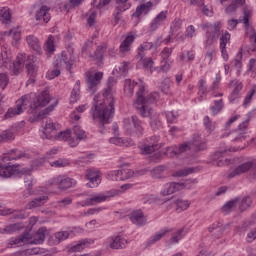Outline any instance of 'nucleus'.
I'll return each instance as SVG.
<instances>
[{
	"instance_id": "30",
	"label": "nucleus",
	"mask_w": 256,
	"mask_h": 256,
	"mask_svg": "<svg viewBox=\"0 0 256 256\" xmlns=\"http://www.w3.org/2000/svg\"><path fill=\"white\" fill-rule=\"evenodd\" d=\"M117 181H125L127 179H131L133 177L134 172L131 169L123 168L121 170H117L114 172Z\"/></svg>"
},
{
	"instance_id": "44",
	"label": "nucleus",
	"mask_w": 256,
	"mask_h": 256,
	"mask_svg": "<svg viewBox=\"0 0 256 256\" xmlns=\"http://www.w3.org/2000/svg\"><path fill=\"white\" fill-rule=\"evenodd\" d=\"M73 134L75 135L78 141V145H79V141H83V139H87V134L85 133V130H83V128H81V126L76 125L73 128Z\"/></svg>"
},
{
	"instance_id": "24",
	"label": "nucleus",
	"mask_w": 256,
	"mask_h": 256,
	"mask_svg": "<svg viewBox=\"0 0 256 256\" xmlns=\"http://www.w3.org/2000/svg\"><path fill=\"white\" fill-rule=\"evenodd\" d=\"M75 56H69L67 53H62L60 60H57V67H64L67 71H71Z\"/></svg>"
},
{
	"instance_id": "52",
	"label": "nucleus",
	"mask_w": 256,
	"mask_h": 256,
	"mask_svg": "<svg viewBox=\"0 0 256 256\" xmlns=\"http://www.w3.org/2000/svg\"><path fill=\"white\" fill-rule=\"evenodd\" d=\"M55 107H57V101H55L54 104H51L49 107L44 109L42 112H39L37 115V118L45 119V117H47V115H49V113H51V111H53V109H55Z\"/></svg>"
},
{
	"instance_id": "53",
	"label": "nucleus",
	"mask_w": 256,
	"mask_h": 256,
	"mask_svg": "<svg viewBox=\"0 0 256 256\" xmlns=\"http://www.w3.org/2000/svg\"><path fill=\"white\" fill-rule=\"evenodd\" d=\"M183 239V229L176 231L169 240V244L173 245Z\"/></svg>"
},
{
	"instance_id": "18",
	"label": "nucleus",
	"mask_w": 256,
	"mask_h": 256,
	"mask_svg": "<svg viewBox=\"0 0 256 256\" xmlns=\"http://www.w3.org/2000/svg\"><path fill=\"white\" fill-rule=\"evenodd\" d=\"M49 11H51V8L47 6H42L39 10L36 11L35 19L40 23V25L51 21V14Z\"/></svg>"
},
{
	"instance_id": "64",
	"label": "nucleus",
	"mask_w": 256,
	"mask_h": 256,
	"mask_svg": "<svg viewBox=\"0 0 256 256\" xmlns=\"http://www.w3.org/2000/svg\"><path fill=\"white\" fill-rule=\"evenodd\" d=\"M256 93V86L253 87V89H251L248 94L246 95L245 99H244V103L243 105H249V103H251V99H253V95H255Z\"/></svg>"
},
{
	"instance_id": "21",
	"label": "nucleus",
	"mask_w": 256,
	"mask_h": 256,
	"mask_svg": "<svg viewBox=\"0 0 256 256\" xmlns=\"http://www.w3.org/2000/svg\"><path fill=\"white\" fill-rule=\"evenodd\" d=\"M76 183L77 182L72 178L65 176H58L56 179H54V184L57 185L59 189H69Z\"/></svg>"
},
{
	"instance_id": "15",
	"label": "nucleus",
	"mask_w": 256,
	"mask_h": 256,
	"mask_svg": "<svg viewBox=\"0 0 256 256\" xmlns=\"http://www.w3.org/2000/svg\"><path fill=\"white\" fill-rule=\"evenodd\" d=\"M117 195H119V191L108 193V195H103V194L92 195L90 198L84 201V205H86L87 207H91L93 205H97L99 203L105 202V200L109 199V197H115Z\"/></svg>"
},
{
	"instance_id": "16",
	"label": "nucleus",
	"mask_w": 256,
	"mask_h": 256,
	"mask_svg": "<svg viewBox=\"0 0 256 256\" xmlns=\"http://www.w3.org/2000/svg\"><path fill=\"white\" fill-rule=\"evenodd\" d=\"M255 167V161H248L238 165L231 173L228 174V179H233L238 175H243V173H249L251 169Z\"/></svg>"
},
{
	"instance_id": "62",
	"label": "nucleus",
	"mask_w": 256,
	"mask_h": 256,
	"mask_svg": "<svg viewBox=\"0 0 256 256\" xmlns=\"http://www.w3.org/2000/svg\"><path fill=\"white\" fill-rule=\"evenodd\" d=\"M15 231H17V224H10V225L6 226L5 228L0 229V233H2V234L15 233Z\"/></svg>"
},
{
	"instance_id": "39",
	"label": "nucleus",
	"mask_w": 256,
	"mask_h": 256,
	"mask_svg": "<svg viewBox=\"0 0 256 256\" xmlns=\"http://www.w3.org/2000/svg\"><path fill=\"white\" fill-rule=\"evenodd\" d=\"M163 173H165V166L163 165L157 166L150 171V175L153 179H165Z\"/></svg>"
},
{
	"instance_id": "54",
	"label": "nucleus",
	"mask_w": 256,
	"mask_h": 256,
	"mask_svg": "<svg viewBox=\"0 0 256 256\" xmlns=\"http://www.w3.org/2000/svg\"><path fill=\"white\" fill-rule=\"evenodd\" d=\"M142 61V65L146 71H150V73H153V59L152 58H145V59H140Z\"/></svg>"
},
{
	"instance_id": "28",
	"label": "nucleus",
	"mask_w": 256,
	"mask_h": 256,
	"mask_svg": "<svg viewBox=\"0 0 256 256\" xmlns=\"http://www.w3.org/2000/svg\"><path fill=\"white\" fill-rule=\"evenodd\" d=\"M93 243H95V240H93V239L81 240V241H79L78 244H76L70 248V252L71 253H79V251H83V249H87V247H89V245H93Z\"/></svg>"
},
{
	"instance_id": "56",
	"label": "nucleus",
	"mask_w": 256,
	"mask_h": 256,
	"mask_svg": "<svg viewBox=\"0 0 256 256\" xmlns=\"http://www.w3.org/2000/svg\"><path fill=\"white\" fill-rule=\"evenodd\" d=\"M191 173H195V168L178 170L174 173V177H187V175H191Z\"/></svg>"
},
{
	"instance_id": "58",
	"label": "nucleus",
	"mask_w": 256,
	"mask_h": 256,
	"mask_svg": "<svg viewBox=\"0 0 256 256\" xmlns=\"http://www.w3.org/2000/svg\"><path fill=\"white\" fill-rule=\"evenodd\" d=\"M9 84V77H7V74L0 73V91L5 90V87Z\"/></svg>"
},
{
	"instance_id": "48",
	"label": "nucleus",
	"mask_w": 256,
	"mask_h": 256,
	"mask_svg": "<svg viewBox=\"0 0 256 256\" xmlns=\"http://www.w3.org/2000/svg\"><path fill=\"white\" fill-rule=\"evenodd\" d=\"M229 41H231V34L227 31L222 32L220 36V49H225Z\"/></svg>"
},
{
	"instance_id": "63",
	"label": "nucleus",
	"mask_w": 256,
	"mask_h": 256,
	"mask_svg": "<svg viewBox=\"0 0 256 256\" xmlns=\"http://www.w3.org/2000/svg\"><path fill=\"white\" fill-rule=\"evenodd\" d=\"M177 117H178V115L174 111H168L166 113V119H167L168 123H176Z\"/></svg>"
},
{
	"instance_id": "31",
	"label": "nucleus",
	"mask_w": 256,
	"mask_h": 256,
	"mask_svg": "<svg viewBox=\"0 0 256 256\" xmlns=\"http://www.w3.org/2000/svg\"><path fill=\"white\" fill-rule=\"evenodd\" d=\"M171 231L172 230L170 228L161 229L147 241V245H154V243H157V241H161V239H163V237H165V235L168 233H171Z\"/></svg>"
},
{
	"instance_id": "20",
	"label": "nucleus",
	"mask_w": 256,
	"mask_h": 256,
	"mask_svg": "<svg viewBox=\"0 0 256 256\" xmlns=\"http://www.w3.org/2000/svg\"><path fill=\"white\" fill-rule=\"evenodd\" d=\"M25 59V54H19L17 56L16 60L10 67V71L13 73V75H19L23 71V67H25Z\"/></svg>"
},
{
	"instance_id": "36",
	"label": "nucleus",
	"mask_w": 256,
	"mask_h": 256,
	"mask_svg": "<svg viewBox=\"0 0 256 256\" xmlns=\"http://www.w3.org/2000/svg\"><path fill=\"white\" fill-rule=\"evenodd\" d=\"M49 198L47 196H40L35 198L34 200L30 201L27 204L28 209H37V207H42L44 203H47Z\"/></svg>"
},
{
	"instance_id": "38",
	"label": "nucleus",
	"mask_w": 256,
	"mask_h": 256,
	"mask_svg": "<svg viewBox=\"0 0 256 256\" xmlns=\"http://www.w3.org/2000/svg\"><path fill=\"white\" fill-rule=\"evenodd\" d=\"M216 53L217 51L215 50V48L207 50V52L204 55V61L200 65V67L203 68L206 65H211V63L213 62V59L215 58Z\"/></svg>"
},
{
	"instance_id": "46",
	"label": "nucleus",
	"mask_w": 256,
	"mask_h": 256,
	"mask_svg": "<svg viewBox=\"0 0 256 256\" xmlns=\"http://www.w3.org/2000/svg\"><path fill=\"white\" fill-rule=\"evenodd\" d=\"M56 127L52 120L47 119L44 125V135H46V139H49V134L55 131Z\"/></svg>"
},
{
	"instance_id": "25",
	"label": "nucleus",
	"mask_w": 256,
	"mask_h": 256,
	"mask_svg": "<svg viewBox=\"0 0 256 256\" xmlns=\"http://www.w3.org/2000/svg\"><path fill=\"white\" fill-rule=\"evenodd\" d=\"M151 7H153V2L151 1L139 5L136 8V11L132 14V17H136V19H140L142 15H147V13L151 11Z\"/></svg>"
},
{
	"instance_id": "3",
	"label": "nucleus",
	"mask_w": 256,
	"mask_h": 256,
	"mask_svg": "<svg viewBox=\"0 0 256 256\" xmlns=\"http://www.w3.org/2000/svg\"><path fill=\"white\" fill-rule=\"evenodd\" d=\"M49 101H51V97L49 96V90L42 91L38 96L35 94H27L21 97L16 102V107L9 108L5 114L6 119H11L12 117H16V115H21L27 106L30 103L29 113L32 115H37V111L45 107Z\"/></svg>"
},
{
	"instance_id": "22",
	"label": "nucleus",
	"mask_w": 256,
	"mask_h": 256,
	"mask_svg": "<svg viewBox=\"0 0 256 256\" xmlns=\"http://www.w3.org/2000/svg\"><path fill=\"white\" fill-rule=\"evenodd\" d=\"M26 41L32 51H35L37 55H43V49L41 48V42L38 37L29 35L26 37Z\"/></svg>"
},
{
	"instance_id": "51",
	"label": "nucleus",
	"mask_w": 256,
	"mask_h": 256,
	"mask_svg": "<svg viewBox=\"0 0 256 256\" xmlns=\"http://www.w3.org/2000/svg\"><path fill=\"white\" fill-rule=\"evenodd\" d=\"M83 1L84 0H69V3L63 5V9L64 11L69 12L71 9H73V7H79Z\"/></svg>"
},
{
	"instance_id": "8",
	"label": "nucleus",
	"mask_w": 256,
	"mask_h": 256,
	"mask_svg": "<svg viewBox=\"0 0 256 256\" xmlns=\"http://www.w3.org/2000/svg\"><path fill=\"white\" fill-rule=\"evenodd\" d=\"M251 9L245 7L244 8V17L243 19L237 20V19H231L228 20V27L229 29H235L239 23L245 24L246 27V33L249 35V39L252 43H256V32L255 29L251 26H249V19H251Z\"/></svg>"
},
{
	"instance_id": "37",
	"label": "nucleus",
	"mask_w": 256,
	"mask_h": 256,
	"mask_svg": "<svg viewBox=\"0 0 256 256\" xmlns=\"http://www.w3.org/2000/svg\"><path fill=\"white\" fill-rule=\"evenodd\" d=\"M107 51V45L101 44L97 47L96 51L93 54H90L89 57L91 59H94V61H101L103 59V54Z\"/></svg>"
},
{
	"instance_id": "49",
	"label": "nucleus",
	"mask_w": 256,
	"mask_h": 256,
	"mask_svg": "<svg viewBox=\"0 0 256 256\" xmlns=\"http://www.w3.org/2000/svg\"><path fill=\"white\" fill-rule=\"evenodd\" d=\"M11 139H15V135L13 134V131L5 130L0 132V143H3L5 141H11Z\"/></svg>"
},
{
	"instance_id": "34",
	"label": "nucleus",
	"mask_w": 256,
	"mask_h": 256,
	"mask_svg": "<svg viewBox=\"0 0 256 256\" xmlns=\"http://www.w3.org/2000/svg\"><path fill=\"white\" fill-rule=\"evenodd\" d=\"M109 141L112 145H117L118 147H129V145H133V142L131 140H127L125 138L117 136L110 138Z\"/></svg>"
},
{
	"instance_id": "12",
	"label": "nucleus",
	"mask_w": 256,
	"mask_h": 256,
	"mask_svg": "<svg viewBox=\"0 0 256 256\" xmlns=\"http://www.w3.org/2000/svg\"><path fill=\"white\" fill-rule=\"evenodd\" d=\"M248 126H249V120H245L241 124H239L238 129L231 131L228 134L230 141H245V139L247 138L245 129H247Z\"/></svg>"
},
{
	"instance_id": "4",
	"label": "nucleus",
	"mask_w": 256,
	"mask_h": 256,
	"mask_svg": "<svg viewBox=\"0 0 256 256\" xmlns=\"http://www.w3.org/2000/svg\"><path fill=\"white\" fill-rule=\"evenodd\" d=\"M23 157H29V155L25 153H19L17 150H11L5 154L0 160V177H3L4 179L13 177L19 165H15L11 161H17V159H23Z\"/></svg>"
},
{
	"instance_id": "60",
	"label": "nucleus",
	"mask_w": 256,
	"mask_h": 256,
	"mask_svg": "<svg viewBox=\"0 0 256 256\" xmlns=\"http://www.w3.org/2000/svg\"><path fill=\"white\" fill-rule=\"evenodd\" d=\"M169 69H171V64L165 62L162 66L155 67L154 71H156V73H167Z\"/></svg>"
},
{
	"instance_id": "2",
	"label": "nucleus",
	"mask_w": 256,
	"mask_h": 256,
	"mask_svg": "<svg viewBox=\"0 0 256 256\" xmlns=\"http://www.w3.org/2000/svg\"><path fill=\"white\" fill-rule=\"evenodd\" d=\"M147 92L145 91V85L140 84L139 89L136 92V100L134 102V107L141 117H150V126L155 131L161 127V120L158 116H153L154 110L151 105L159 101V93L152 92L145 96Z\"/></svg>"
},
{
	"instance_id": "26",
	"label": "nucleus",
	"mask_w": 256,
	"mask_h": 256,
	"mask_svg": "<svg viewBox=\"0 0 256 256\" xmlns=\"http://www.w3.org/2000/svg\"><path fill=\"white\" fill-rule=\"evenodd\" d=\"M165 19H167V12L165 11L160 12L150 23L149 29L151 33H153V31H157V29L159 28V25H162Z\"/></svg>"
},
{
	"instance_id": "47",
	"label": "nucleus",
	"mask_w": 256,
	"mask_h": 256,
	"mask_svg": "<svg viewBox=\"0 0 256 256\" xmlns=\"http://www.w3.org/2000/svg\"><path fill=\"white\" fill-rule=\"evenodd\" d=\"M236 205H239V199L238 198L228 201L222 207L223 213H229L231 211V209H235Z\"/></svg>"
},
{
	"instance_id": "41",
	"label": "nucleus",
	"mask_w": 256,
	"mask_h": 256,
	"mask_svg": "<svg viewBox=\"0 0 256 256\" xmlns=\"http://www.w3.org/2000/svg\"><path fill=\"white\" fill-rule=\"evenodd\" d=\"M0 19L2 23L9 25L11 23V12H9V8L0 7Z\"/></svg>"
},
{
	"instance_id": "45",
	"label": "nucleus",
	"mask_w": 256,
	"mask_h": 256,
	"mask_svg": "<svg viewBox=\"0 0 256 256\" xmlns=\"http://www.w3.org/2000/svg\"><path fill=\"white\" fill-rule=\"evenodd\" d=\"M252 204H253V200L249 196L242 198L241 201L238 199V205H239L240 211H247V209H249V207H251Z\"/></svg>"
},
{
	"instance_id": "32",
	"label": "nucleus",
	"mask_w": 256,
	"mask_h": 256,
	"mask_svg": "<svg viewBox=\"0 0 256 256\" xmlns=\"http://www.w3.org/2000/svg\"><path fill=\"white\" fill-rule=\"evenodd\" d=\"M25 243H29V234H23L18 238H12L8 247L13 248V245L21 247L22 245H25Z\"/></svg>"
},
{
	"instance_id": "40",
	"label": "nucleus",
	"mask_w": 256,
	"mask_h": 256,
	"mask_svg": "<svg viewBox=\"0 0 256 256\" xmlns=\"http://www.w3.org/2000/svg\"><path fill=\"white\" fill-rule=\"evenodd\" d=\"M245 5V0H235L230 5L226 7V13L231 15V13H235L239 7H243Z\"/></svg>"
},
{
	"instance_id": "19",
	"label": "nucleus",
	"mask_w": 256,
	"mask_h": 256,
	"mask_svg": "<svg viewBox=\"0 0 256 256\" xmlns=\"http://www.w3.org/2000/svg\"><path fill=\"white\" fill-rule=\"evenodd\" d=\"M129 217L133 225H137L138 227L147 225V217H145V214L141 210L133 211Z\"/></svg>"
},
{
	"instance_id": "29",
	"label": "nucleus",
	"mask_w": 256,
	"mask_h": 256,
	"mask_svg": "<svg viewBox=\"0 0 256 256\" xmlns=\"http://www.w3.org/2000/svg\"><path fill=\"white\" fill-rule=\"evenodd\" d=\"M159 40L153 44L152 42H144L139 48H138V57L139 59H143L145 57V51H149L150 49H157L159 47Z\"/></svg>"
},
{
	"instance_id": "57",
	"label": "nucleus",
	"mask_w": 256,
	"mask_h": 256,
	"mask_svg": "<svg viewBox=\"0 0 256 256\" xmlns=\"http://www.w3.org/2000/svg\"><path fill=\"white\" fill-rule=\"evenodd\" d=\"M95 21H97V12L95 10H90L88 12L87 25L89 27H93V25H95Z\"/></svg>"
},
{
	"instance_id": "6",
	"label": "nucleus",
	"mask_w": 256,
	"mask_h": 256,
	"mask_svg": "<svg viewBox=\"0 0 256 256\" xmlns=\"http://www.w3.org/2000/svg\"><path fill=\"white\" fill-rule=\"evenodd\" d=\"M223 24H221V21L215 22L214 24H204L203 29L206 30V39L204 41V47L205 49H209V47H212V45L225 33V31L222 30Z\"/></svg>"
},
{
	"instance_id": "42",
	"label": "nucleus",
	"mask_w": 256,
	"mask_h": 256,
	"mask_svg": "<svg viewBox=\"0 0 256 256\" xmlns=\"http://www.w3.org/2000/svg\"><path fill=\"white\" fill-rule=\"evenodd\" d=\"M80 89H81V81L78 80L71 92L70 103L72 104L77 103V101L79 100Z\"/></svg>"
},
{
	"instance_id": "5",
	"label": "nucleus",
	"mask_w": 256,
	"mask_h": 256,
	"mask_svg": "<svg viewBox=\"0 0 256 256\" xmlns=\"http://www.w3.org/2000/svg\"><path fill=\"white\" fill-rule=\"evenodd\" d=\"M206 144L203 140H201V136L194 135L191 143L182 144L179 147L177 146H171L167 147L164 154L166 157H177L178 155H181V153H185V151H189V149H192L193 151H203L206 149Z\"/></svg>"
},
{
	"instance_id": "43",
	"label": "nucleus",
	"mask_w": 256,
	"mask_h": 256,
	"mask_svg": "<svg viewBox=\"0 0 256 256\" xmlns=\"http://www.w3.org/2000/svg\"><path fill=\"white\" fill-rule=\"evenodd\" d=\"M176 205V211H187L188 207L191 206V202L189 200H183L178 198L174 201Z\"/></svg>"
},
{
	"instance_id": "35",
	"label": "nucleus",
	"mask_w": 256,
	"mask_h": 256,
	"mask_svg": "<svg viewBox=\"0 0 256 256\" xmlns=\"http://www.w3.org/2000/svg\"><path fill=\"white\" fill-rule=\"evenodd\" d=\"M137 87V83L135 81H131V79H126L124 82V93L126 97H133V89Z\"/></svg>"
},
{
	"instance_id": "13",
	"label": "nucleus",
	"mask_w": 256,
	"mask_h": 256,
	"mask_svg": "<svg viewBox=\"0 0 256 256\" xmlns=\"http://www.w3.org/2000/svg\"><path fill=\"white\" fill-rule=\"evenodd\" d=\"M106 247H110V249H125L127 247V240L122 236H110L104 242Z\"/></svg>"
},
{
	"instance_id": "17",
	"label": "nucleus",
	"mask_w": 256,
	"mask_h": 256,
	"mask_svg": "<svg viewBox=\"0 0 256 256\" xmlns=\"http://www.w3.org/2000/svg\"><path fill=\"white\" fill-rule=\"evenodd\" d=\"M85 179L89 181V183L87 184L88 187H98L99 183H101V174L98 170L87 169Z\"/></svg>"
},
{
	"instance_id": "33",
	"label": "nucleus",
	"mask_w": 256,
	"mask_h": 256,
	"mask_svg": "<svg viewBox=\"0 0 256 256\" xmlns=\"http://www.w3.org/2000/svg\"><path fill=\"white\" fill-rule=\"evenodd\" d=\"M45 233H47V229L40 228L34 236V239L29 243L31 245H41L43 241H45Z\"/></svg>"
},
{
	"instance_id": "11",
	"label": "nucleus",
	"mask_w": 256,
	"mask_h": 256,
	"mask_svg": "<svg viewBox=\"0 0 256 256\" xmlns=\"http://www.w3.org/2000/svg\"><path fill=\"white\" fill-rule=\"evenodd\" d=\"M159 149L158 139L156 136H152L149 139H146L144 144L140 146L141 155H151Z\"/></svg>"
},
{
	"instance_id": "23",
	"label": "nucleus",
	"mask_w": 256,
	"mask_h": 256,
	"mask_svg": "<svg viewBox=\"0 0 256 256\" xmlns=\"http://www.w3.org/2000/svg\"><path fill=\"white\" fill-rule=\"evenodd\" d=\"M57 137L60 139V141H67L70 147H77L78 145V140L71 135V130L59 132Z\"/></svg>"
},
{
	"instance_id": "27",
	"label": "nucleus",
	"mask_w": 256,
	"mask_h": 256,
	"mask_svg": "<svg viewBox=\"0 0 256 256\" xmlns=\"http://www.w3.org/2000/svg\"><path fill=\"white\" fill-rule=\"evenodd\" d=\"M133 41H135V36L133 34H129L120 44V53L125 55V53H129L131 51V45H133Z\"/></svg>"
},
{
	"instance_id": "59",
	"label": "nucleus",
	"mask_w": 256,
	"mask_h": 256,
	"mask_svg": "<svg viewBox=\"0 0 256 256\" xmlns=\"http://www.w3.org/2000/svg\"><path fill=\"white\" fill-rule=\"evenodd\" d=\"M229 87H234V93H240L241 89H243V83L239 82L238 80H232L229 83Z\"/></svg>"
},
{
	"instance_id": "10",
	"label": "nucleus",
	"mask_w": 256,
	"mask_h": 256,
	"mask_svg": "<svg viewBox=\"0 0 256 256\" xmlns=\"http://www.w3.org/2000/svg\"><path fill=\"white\" fill-rule=\"evenodd\" d=\"M124 129L132 137H141L145 133V128H143V122L139 117L132 116L131 119H124Z\"/></svg>"
},
{
	"instance_id": "50",
	"label": "nucleus",
	"mask_w": 256,
	"mask_h": 256,
	"mask_svg": "<svg viewBox=\"0 0 256 256\" xmlns=\"http://www.w3.org/2000/svg\"><path fill=\"white\" fill-rule=\"evenodd\" d=\"M129 0H116V11L119 12H125L129 7H131L130 4L127 3Z\"/></svg>"
},
{
	"instance_id": "61",
	"label": "nucleus",
	"mask_w": 256,
	"mask_h": 256,
	"mask_svg": "<svg viewBox=\"0 0 256 256\" xmlns=\"http://www.w3.org/2000/svg\"><path fill=\"white\" fill-rule=\"evenodd\" d=\"M55 239H57L58 243H61V241H65V239H69V232L68 231L57 232L55 234Z\"/></svg>"
},
{
	"instance_id": "14",
	"label": "nucleus",
	"mask_w": 256,
	"mask_h": 256,
	"mask_svg": "<svg viewBox=\"0 0 256 256\" xmlns=\"http://www.w3.org/2000/svg\"><path fill=\"white\" fill-rule=\"evenodd\" d=\"M101 79H103V72L87 73L86 83L90 92L95 93L97 85L101 84Z\"/></svg>"
},
{
	"instance_id": "1",
	"label": "nucleus",
	"mask_w": 256,
	"mask_h": 256,
	"mask_svg": "<svg viewBox=\"0 0 256 256\" xmlns=\"http://www.w3.org/2000/svg\"><path fill=\"white\" fill-rule=\"evenodd\" d=\"M113 85L115 78L108 79V86L103 93V100H99V96L94 97V107L91 109L92 119L98 121L102 127L109 123L111 117L115 113V98H113Z\"/></svg>"
},
{
	"instance_id": "9",
	"label": "nucleus",
	"mask_w": 256,
	"mask_h": 256,
	"mask_svg": "<svg viewBox=\"0 0 256 256\" xmlns=\"http://www.w3.org/2000/svg\"><path fill=\"white\" fill-rule=\"evenodd\" d=\"M195 184H197V179H189L185 182H170L165 184L160 195H162V197H167L173 195V193H179V191H183V189H191Z\"/></svg>"
},
{
	"instance_id": "55",
	"label": "nucleus",
	"mask_w": 256,
	"mask_h": 256,
	"mask_svg": "<svg viewBox=\"0 0 256 256\" xmlns=\"http://www.w3.org/2000/svg\"><path fill=\"white\" fill-rule=\"evenodd\" d=\"M44 50L47 53H53L55 51V43L53 42V37L50 36L44 44Z\"/></svg>"
},
{
	"instance_id": "7",
	"label": "nucleus",
	"mask_w": 256,
	"mask_h": 256,
	"mask_svg": "<svg viewBox=\"0 0 256 256\" xmlns=\"http://www.w3.org/2000/svg\"><path fill=\"white\" fill-rule=\"evenodd\" d=\"M3 37H12L14 41H19L21 39V31L14 28L9 31H4L0 33V43L3 41ZM11 63V50L3 48L0 52V67H7V64Z\"/></svg>"
}]
</instances>
